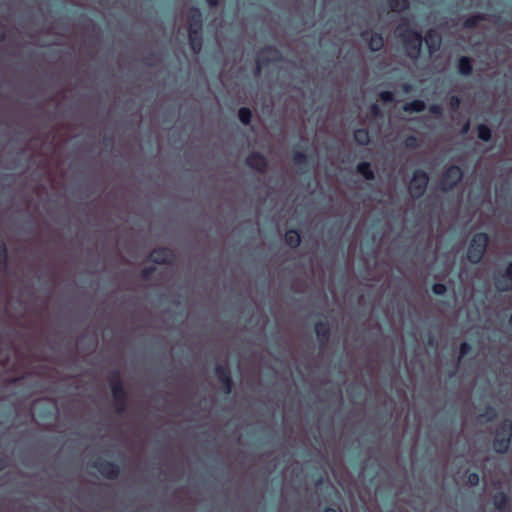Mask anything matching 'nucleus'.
<instances>
[{
	"label": "nucleus",
	"instance_id": "41",
	"mask_svg": "<svg viewBox=\"0 0 512 512\" xmlns=\"http://www.w3.org/2000/svg\"><path fill=\"white\" fill-rule=\"evenodd\" d=\"M470 129V122L466 121L461 128V134H467Z\"/></svg>",
	"mask_w": 512,
	"mask_h": 512
},
{
	"label": "nucleus",
	"instance_id": "11",
	"mask_svg": "<svg viewBox=\"0 0 512 512\" xmlns=\"http://www.w3.org/2000/svg\"><path fill=\"white\" fill-rule=\"evenodd\" d=\"M148 259L155 264H171L175 260V254L168 247H158L150 252Z\"/></svg>",
	"mask_w": 512,
	"mask_h": 512
},
{
	"label": "nucleus",
	"instance_id": "32",
	"mask_svg": "<svg viewBox=\"0 0 512 512\" xmlns=\"http://www.w3.org/2000/svg\"><path fill=\"white\" fill-rule=\"evenodd\" d=\"M449 108L452 111H457L461 105V98L457 95H452L448 99Z\"/></svg>",
	"mask_w": 512,
	"mask_h": 512
},
{
	"label": "nucleus",
	"instance_id": "1",
	"mask_svg": "<svg viewBox=\"0 0 512 512\" xmlns=\"http://www.w3.org/2000/svg\"><path fill=\"white\" fill-rule=\"evenodd\" d=\"M396 35L401 41L405 55L413 61L418 60L423 46L422 33L408 26L406 20H404L396 28Z\"/></svg>",
	"mask_w": 512,
	"mask_h": 512
},
{
	"label": "nucleus",
	"instance_id": "18",
	"mask_svg": "<svg viewBox=\"0 0 512 512\" xmlns=\"http://www.w3.org/2000/svg\"><path fill=\"white\" fill-rule=\"evenodd\" d=\"M458 73L462 76H470L473 71L472 60L468 56H461L457 63Z\"/></svg>",
	"mask_w": 512,
	"mask_h": 512
},
{
	"label": "nucleus",
	"instance_id": "8",
	"mask_svg": "<svg viewBox=\"0 0 512 512\" xmlns=\"http://www.w3.org/2000/svg\"><path fill=\"white\" fill-rule=\"evenodd\" d=\"M91 466L95 468L104 478L109 480L117 479L120 475V467L112 461L97 459Z\"/></svg>",
	"mask_w": 512,
	"mask_h": 512
},
{
	"label": "nucleus",
	"instance_id": "13",
	"mask_svg": "<svg viewBox=\"0 0 512 512\" xmlns=\"http://www.w3.org/2000/svg\"><path fill=\"white\" fill-rule=\"evenodd\" d=\"M361 37L367 41L368 47L372 52H379L384 47V38L380 33L370 34L368 31H363Z\"/></svg>",
	"mask_w": 512,
	"mask_h": 512
},
{
	"label": "nucleus",
	"instance_id": "38",
	"mask_svg": "<svg viewBox=\"0 0 512 512\" xmlns=\"http://www.w3.org/2000/svg\"><path fill=\"white\" fill-rule=\"evenodd\" d=\"M429 112L437 117L442 116L443 109L439 104H432L429 106Z\"/></svg>",
	"mask_w": 512,
	"mask_h": 512
},
{
	"label": "nucleus",
	"instance_id": "40",
	"mask_svg": "<svg viewBox=\"0 0 512 512\" xmlns=\"http://www.w3.org/2000/svg\"><path fill=\"white\" fill-rule=\"evenodd\" d=\"M112 381H122L121 379V373L119 370H114L109 375V383L111 384Z\"/></svg>",
	"mask_w": 512,
	"mask_h": 512
},
{
	"label": "nucleus",
	"instance_id": "6",
	"mask_svg": "<svg viewBox=\"0 0 512 512\" xmlns=\"http://www.w3.org/2000/svg\"><path fill=\"white\" fill-rule=\"evenodd\" d=\"M428 182V174L422 169H416L413 172V176L408 187L411 197L413 199L421 198L427 189Z\"/></svg>",
	"mask_w": 512,
	"mask_h": 512
},
{
	"label": "nucleus",
	"instance_id": "12",
	"mask_svg": "<svg viewBox=\"0 0 512 512\" xmlns=\"http://www.w3.org/2000/svg\"><path fill=\"white\" fill-rule=\"evenodd\" d=\"M423 42L426 45L429 55L436 53L441 46V36L435 29H429L423 36Z\"/></svg>",
	"mask_w": 512,
	"mask_h": 512
},
{
	"label": "nucleus",
	"instance_id": "37",
	"mask_svg": "<svg viewBox=\"0 0 512 512\" xmlns=\"http://www.w3.org/2000/svg\"><path fill=\"white\" fill-rule=\"evenodd\" d=\"M379 97L384 102H393L394 101V93L391 91H382L379 94Z\"/></svg>",
	"mask_w": 512,
	"mask_h": 512
},
{
	"label": "nucleus",
	"instance_id": "29",
	"mask_svg": "<svg viewBox=\"0 0 512 512\" xmlns=\"http://www.w3.org/2000/svg\"><path fill=\"white\" fill-rule=\"evenodd\" d=\"M480 419L485 420L486 422H492L497 418V411L492 406H487L485 410L479 415Z\"/></svg>",
	"mask_w": 512,
	"mask_h": 512
},
{
	"label": "nucleus",
	"instance_id": "5",
	"mask_svg": "<svg viewBox=\"0 0 512 512\" xmlns=\"http://www.w3.org/2000/svg\"><path fill=\"white\" fill-rule=\"evenodd\" d=\"M283 59L282 53L273 45H266L261 48L256 56V74L270 63H278Z\"/></svg>",
	"mask_w": 512,
	"mask_h": 512
},
{
	"label": "nucleus",
	"instance_id": "16",
	"mask_svg": "<svg viewBox=\"0 0 512 512\" xmlns=\"http://www.w3.org/2000/svg\"><path fill=\"white\" fill-rule=\"evenodd\" d=\"M316 336L322 346L326 345L329 341L331 329L327 321H318L314 325Z\"/></svg>",
	"mask_w": 512,
	"mask_h": 512
},
{
	"label": "nucleus",
	"instance_id": "36",
	"mask_svg": "<svg viewBox=\"0 0 512 512\" xmlns=\"http://www.w3.org/2000/svg\"><path fill=\"white\" fill-rule=\"evenodd\" d=\"M467 481L471 486H477L480 482V476L477 472H471L468 474Z\"/></svg>",
	"mask_w": 512,
	"mask_h": 512
},
{
	"label": "nucleus",
	"instance_id": "15",
	"mask_svg": "<svg viewBox=\"0 0 512 512\" xmlns=\"http://www.w3.org/2000/svg\"><path fill=\"white\" fill-rule=\"evenodd\" d=\"M187 19L189 22V31L202 30L203 28V16L199 8L192 6L187 12Z\"/></svg>",
	"mask_w": 512,
	"mask_h": 512
},
{
	"label": "nucleus",
	"instance_id": "3",
	"mask_svg": "<svg viewBox=\"0 0 512 512\" xmlns=\"http://www.w3.org/2000/svg\"><path fill=\"white\" fill-rule=\"evenodd\" d=\"M512 442V421L504 419L497 427L493 440V449L498 454H505Z\"/></svg>",
	"mask_w": 512,
	"mask_h": 512
},
{
	"label": "nucleus",
	"instance_id": "39",
	"mask_svg": "<svg viewBox=\"0 0 512 512\" xmlns=\"http://www.w3.org/2000/svg\"><path fill=\"white\" fill-rule=\"evenodd\" d=\"M370 113L374 117H379L381 115V108L377 103H374L370 106Z\"/></svg>",
	"mask_w": 512,
	"mask_h": 512
},
{
	"label": "nucleus",
	"instance_id": "28",
	"mask_svg": "<svg viewBox=\"0 0 512 512\" xmlns=\"http://www.w3.org/2000/svg\"><path fill=\"white\" fill-rule=\"evenodd\" d=\"M238 118L243 125H249L252 119V111L248 107H241L238 110Z\"/></svg>",
	"mask_w": 512,
	"mask_h": 512
},
{
	"label": "nucleus",
	"instance_id": "7",
	"mask_svg": "<svg viewBox=\"0 0 512 512\" xmlns=\"http://www.w3.org/2000/svg\"><path fill=\"white\" fill-rule=\"evenodd\" d=\"M110 389L115 403V412L119 415L125 413L128 406V393L123 382L112 381Z\"/></svg>",
	"mask_w": 512,
	"mask_h": 512
},
{
	"label": "nucleus",
	"instance_id": "45",
	"mask_svg": "<svg viewBox=\"0 0 512 512\" xmlns=\"http://www.w3.org/2000/svg\"><path fill=\"white\" fill-rule=\"evenodd\" d=\"M6 38V33L4 31H0V41H4Z\"/></svg>",
	"mask_w": 512,
	"mask_h": 512
},
{
	"label": "nucleus",
	"instance_id": "44",
	"mask_svg": "<svg viewBox=\"0 0 512 512\" xmlns=\"http://www.w3.org/2000/svg\"><path fill=\"white\" fill-rule=\"evenodd\" d=\"M323 512H338V510L332 508V507H326Z\"/></svg>",
	"mask_w": 512,
	"mask_h": 512
},
{
	"label": "nucleus",
	"instance_id": "24",
	"mask_svg": "<svg viewBox=\"0 0 512 512\" xmlns=\"http://www.w3.org/2000/svg\"><path fill=\"white\" fill-rule=\"evenodd\" d=\"M487 19L486 14L478 13L472 16L467 17L463 22V27L467 29H474L478 26L480 21H484Z\"/></svg>",
	"mask_w": 512,
	"mask_h": 512
},
{
	"label": "nucleus",
	"instance_id": "27",
	"mask_svg": "<svg viewBox=\"0 0 512 512\" xmlns=\"http://www.w3.org/2000/svg\"><path fill=\"white\" fill-rule=\"evenodd\" d=\"M292 162L295 166L301 168L302 166L307 165L308 155L303 151H296L292 155Z\"/></svg>",
	"mask_w": 512,
	"mask_h": 512
},
{
	"label": "nucleus",
	"instance_id": "33",
	"mask_svg": "<svg viewBox=\"0 0 512 512\" xmlns=\"http://www.w3.org/2000/svg\"><path fill=\"white\" fill-rule=\"evenodd\" d=\"M472 347L469 343L467 342H462L459 346V358L458 360L460 361L463 357H465L467 354L470 353Z\"/></svg>",
	"mask_w": 512,
	"mask_h": 512
},
{
	"label": "nucleus",
	"instance_id": "21",
	"mask_svg": "<svg viewBox=\"0 0 512 512\" xmlns=\"http://www.w3.org/2000/svg\"><path fill=\"white\" fill-rule=\"evenodd\" d=\"M356 171L368 181L375 179L374 171L372 170L369 162H360L356 167Z\"/></svg>",
	"mask_w": 512,
	"mask_h": 512
},
{
	"label": "nucleus",
	"instance_id": "34",
	"mask_svg": "<svg viewBox=\"0 0 512 512\" xmlns=\"http://www.w3.org/2000/svg\"><path fill=\"white\" fill-rule=\"evenodd\" d=\"M447 291V287L443 283H434L432 285V292L435 295H444Z\"/></svg>",
	"mask_w": 512,
	"mask_h": 512
},
{
	"label": "nucleus",
	"instance_id": "30",
	"mask_svg": "<svg viewBox=\"0 0 512 512\" xmlns=\"http://www.w3.org/2000/svg\"><path fill=\"white\" fill-rule=\"evenodd\" d=\"M8 264V248L5 242L0 241V266L6 267Z\"/></svg>",
	"mask_w": 512,
	"mask_h": 512
},
{
	"label": "nucleus",
	"instance_id": "20",
	"mask_svg": "<svg viewBox=\"0 0 512 512\" xmlns=\"http://www.w3.org/2000/svg\"><path fill=\"white\" fill-rule=\"evenodd\" d=\"M426 108V104L423 100L415 99L408 103H405L402 107L404 112L407 113H420Z\"/></svg>",
	"mask_w": 512,
	"mask_h": 512
},
{
	"label": "nucleus",
	"instance_id": "43",
	"mask_svg": "<svg viewBox=\"0 0 512 512\" xmlns=\"http://www.w3.org/2000/svg\"><path fill=\"white\" fill-rule=\"evenodd\" d=\"M207 4L210 6V7H217L220 3V0H206Z\"/></svg>",
	"mask_w": 512,
	"mask_h": 512
},
{
	"label": "nucleus",
	"instance_id": "22",
	"mask_svg": "<svg viewBox=\"0 0 512 512\" xmlns=\"http://www.w3.org/2000/svg\"><path fill=\"white\" fill-rule=\"evenodd\" d=\"M508 501V496L502 491L494 494L493 496V504L495 508L500 512H504L506 510Z\"/></svg>",
	"mask_w": 512,
	"mask_h": 512
},
{
	"label": "nucleus",
	"instance_id": "4",
	"mask_svg": "<svg viewBox=\"0 0 512 512\" xmlns=\"http://www.w3.org/2000/svg\"><path fill=\"white\" fill-rule=\"evenodd\" d=\"M463 170L457 165H450L442 173L439 187L443 192L452 191L463 179Z\"/></svg>",
	"mask_w": 512,
	"mask_h": 512
},
{
	"label": "nucleus",
	"instance_id": "19",
	"mask_svg": "<svg viewBox=\"0 0 512 512\" xmlns=\"http://www.w3.org/2000/svg\"><path fill=\"white\" fill-rule=\"evenodd\" d=\"M286 244L291 248H297L301 243V235L296 229H289L284 235Z\"/></svg>",
	"mask_w": 512,
	"mask_h": 512
},
{
	"label": "nucleus",
	"instance_id": "14",
	"mask_svg": "<svg viewBox=\"0 0 512 512\" xmlns=\"http://www.w3.org/2000/svg\"><path fill=\"white\" fill-rule=\"evenodd\" d=\"M496 288L501 292L512 291V262L508 263L504 273L496 280Z\"/></svg>",
	"mask_w": 512,
	"mask_h": 512
},
{
	"label": "nucleus",
	"instance_id": "9",
	"mask_svg": "<svg viewBox=\"0 0 512 512\" xmlns=\"http://www.w3.org/2000/svg\"><path fill=\"white\" fill-rule=\"evenodd\" d=\"M214 373L221 384L223 392L230 394L233 390V380L229 367L227 365L217 364L214 368Z\"/></svg>",
	"mask_w": 512,
	"mask_h": 512
},
{
	"label": "nucleus",
	"instance_id": "23",
	"mask_svg": "<svg viewBox=\"0 0 512 512\" xmlns=\"http://www.w3.org/2000/svg\"><path fill=\"white\" fill-rule=\"evenodd\" d=\"M354 140L357 144L366 146L370 143V134L366 128H358L354 131Z\"/></svg>",
	"mask_w": 512,
	"mask_h": 512
},
{
	"label": "nucleus",
	"instance_id": "31",
	"mask_svg": "<svg viewBox=\"0 0 512 512\" xmlns=\"http://www.w3.org/2000/svg\"><path fill=\"white\" fill-rule=\"evenodd\" d=\"M404 145L408 149H416L419 146V140L414 135H409L404 140Z\"/></svg>",
	"mask_w": 512,
	"mask_h": 512
},
{
	"label": "nucleus",
	"instance_id": "2",
	"mask_svg": "<svg viewBox=\"0 0 512 512\" xmlns=\"http://www.w3.org/2000/svg\"><path fill=\"white\" fill-rule=\"evenodd\" d=\"M489 243L490 238L487 233H475L468 244L467 260L472 264H479L486 254Z\"/></svg>",
	"mask_w": 512,
	"mask_h": 512
},
{
	"label": "nucleus",
	"instance_id": "17",
	"mask_svg": "<svg viewBox=\"0 0 512 512\" xmlns=\"http://www.w3.org/2000/svg\"><path fill=\"white\" fill-rule=\"evenodd\" d=\"M188 39H189V44H190L192 51L195 54H199L203 47L202 30L189 31Z\"/></svg>",
	"mask_w": 512,
	"mask_h": 512
},
{
	"label": "nucleus",
	"instance_id": "10",
	"mask_svg": "<svg viewBox=\"0 0 512 512\" xmlns=\"http://www.w3.org/2000/svg\"><path fill=\"white\" fill-rule=\"evenodd\" d=\"M245 165L260 174H264L268 169V160L260 152H251L245 158Z\"/></svg>",
	"mask_w": 512,
	"mask_h": 512
},
{
	"label": "nucleus",
	"instance_id": "47",
	"mask_svg": "<svg viewBox=\"0 0 512 512\" xmlns=\"http://www.w3.org/2000/svg\"><path fill=\"white\" fill-rule=\"evenodd\" d=\"M509 322H510V324H511V326H512V313H511V316H510Z\"/></svg>",
	"mask_w": 512,
	"mask_h": 512
},
{
	"label": "nucleus",
	"instance_id": "42",
	"mask_svg": "<svg viewBox=\"0 0 512 512\" xmlns=\"http://www.w3.org/2000/svg\"><path fill=\"white\" fill-rule=\"evenodd\" d=\"M7 467V461L4 457L0 456V471Z\"/></svg>",
	"mask_w": 512,
	"mask_h": 512
},
{
	"label": "nucleus",
	"instance_id": "35",
	"mask_svg": "<svg viewBox=\"0 0 512 512\" xmlns=\"http://www.w3.org/2000/svg\"><path fill=\"white\" fill-rule=\"evenodd\" d=\"M155 270H156V269H155V267H153V266L145 267V268H144V269H142V271H141V278H142L143 280H149V279L152 277V275H153V273L155 272Z\"/></svg>",
	"mask_w": 512,
	"mask_h": 512
},
{
	"label": "nucleus",
	"instance_id": "25",
	"mask_svg": "<svg viewBox=\"0 0 512 512\" xmlns=\"http://www.w3.org/2000/svg\"><path fill=\"white\" fill-rule=\"evenodd\" d=\"M477 137L484 142H489L492 139V130L484 123L477 126Z\"/></svg>",
	"mask_w": 512,
	"mask_h": 512
},
{
	"label": "nucleus",
	"instance_id": "26",
	"mask_svg": "<svg viewBox=\"0 0 512 512\" xmlns=\"http://www.w3.org/2000/svg\"><path fill=\"white\" fill-rule=\"evenodd\" d=\"M387 4L394 12H403L409 8L408 0H387Z\"/></svg>",
	"mask_w": 512,
	"mask_h": 512
},
{
	"label": "nucleus",
	"instance_id": "46",
	"mask_svg": "<svg viewBox=\"0 0 512 512\" xmlns=\"http://www.w3.org/2000/svg\"><path fill=\"white\" fill-rule=\"evenodd\" d=\"M409 89H410V86H409V85H405V86H404V90H405V91H408Z\"/></svg>",
	"mask_w": 512,
	"mask_h": 512
}]
</instances>
